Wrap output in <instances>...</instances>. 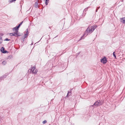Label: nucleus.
<instances>
[{
    "label": "nucleus",
    "instance_id": "f257e3e1",
    "mask_svg": "<svg viewBox=\"0 0 125 125\" xmlns=\"http://www.w3.org/2000/svg\"><path fill=\"white\" fill-rule=\"evenodd\" d=\"M97 27V25H94L91 26V27H90V26H89L84 32V35H86V36L88 35V33H91Z\"/></svg>",
    "mask_w": 125,
    "mask_h": 125
},
{
    "label": "nucleus",
    "instance_id": "f03ea898",
    "mask_svg": "<svg viewBox=\"0 0 125 125\" xmlns=\"http://www.w3.org/2000/svg\"><path fill=\"white\" fill-rule=\"evenodd\" d=\"M103 104V102H102L101 101L99 100L96 102L94 104L92 105V106H94V105L96 106H100L102 104Z\"/></svg>",
    "mask_w": 125,
    "mask_h": 125
},
{
    "label": "nucleus",
    "instance_id": "7ed1b4c3",
    "mask_svg": "<svg viewBox=\"0 0 125 125\" xmlns=\"http://www.w3.org/2000/svg\"><path fill=\"white\" fill-rule=\"evenodd\" d=\"M36 68L35 67H32V68L31 69V72L32 73H33L34 74H36L37 72H38V70L35 69Z\"/></svg>",
    "mask_w": 125,
    "mask_h": 125
},
{
    "label": "nucleus",
    "instance_id": "20e7f679",
    "mask_svg": "<svg viewBox=\"0 0 125 125\" xmlns=\"http://www.w3.org/2000/svg\"><path fill=\"white\" fill-rule=\"evenodd\" d=\"M101 62L104 64H105L107 63V60L105 57L104 56V58L101 60Z\"/></svg>",
    "mask_w": 125,
    "mask_h": 125
},
{
    "label": "nucleus",
    "instance_id": "39448f33",
    "mask_svg": "<svg viewBox=\"0 0 125 125\" xmlns=\"http://www.w3.org/2000/svg\"><path fill=\"white\" fill-rule=\"evenodd\" d=\"M5 49L3 47H2L0 49L1 52L4 53H8V52L4 50Z\"/></svg>",
    "mask_w": 125,
    "mask_h": 125
},
{
    "label": "nucleus",
    "instance_id": "423d86ee",
    "mask_svg": "<svg viewBox=\"0 0 125 125\" xmlns=\"http://www.w3.org/2000/svg\"><path fill=\"white\" fill-rule=\"evenodd\" d=\"M11 36H20V35H19L18 33L16 32H14L10 33Z\"/></svg>",
    "mask_w": 125,
    "mask_h": 125
},
{
    "label": "nucleus",
    "instance_id": "0eeeda50",
    "mask_svg": "<svg viewBox=\"0 0 125 125\" xmlns=\"http://www.w3.org/2000/svg\"><path fill=\"white\" fill-rule=\"evenodd\" d=\"M120 21L123 23H125V17H124L120 19Z\"/></svg>",
    "mask_w": 125,
    "mask_h": 125
},
{
    "label": "nucleus",
    "instance_id": "6e6552de",
    "mask_svg": "<svg viewBox=\"0 0 125 125\" xmlns=\"http://www.w3.org/2000/svg\"><path fill=\"white\" fill-rule=\"evenodd\" d=\"M38 1H36L35 2V3L34 5V7L35 8H37L38 7H39L38 6Z\"/></svg>",
    "mask_w": 125,
    "mask_h": 125
},
{
    "label": "nucleus",
    "instance_id": "1a4fd4ad",
    "mask_svg": "<svg viewBox=\"0 0 125 125\" xmlns=\"http://www.w3.org/2000/svg\"><path fill=\"white\" fill-rule=\"evenodd\" d=\"M13 31H14V32H17L18 33V31H16V27H15L14 28H13Z\"/></svg>",
    "mask_w": 125,
    "mask_h": 125
},
{
    "label": "nucleus",
    "instance_id": "9d476101",
    "mask_svg": "<svg viewBox=\"0 0 125 125\" xmlns=\"http://www.w3.org/2000/svg\"><path fill=\"white\" fill-rule=\"evenodd\" d=\"M25 31L26 32L25 33V34L28 36V34H29V32L28 31V29H26V30Z\"/></svg>",
    "mask_w": 125,
    "mask_h": 125
},
{
    "label": "nucleus",
    "instance_id": "9b49d317",
    "mask_svg": "<svg viewBox=\"0 0 125 125\" xmlns=\"http://www.w3.org/2000/svg\"><path fill=\"white\" fill-rule=\"evenodd\" d=\"M6 63V61H3L2 62V64L3 65H5Z\"/></svg>",
    "mask_w": 125,
    "mask_h": 125
},
{
    "label": "nucleus",
    "instance_id": "f8f14e48",
    "mask_svg": "<svg viewBox=\"0 0 125 125\" xmlns=\"http://www.w3.org/2000/svg\"><path fill=\"white\" fill-rule=\"evenodd\" d=\"M19 27H20L18 26L16 27V31H17L19 30Z\"/></svg>",
    "mask_w": 125,
    "mask_h": 125
},
{
    "label": "nucleus",
    "instance_id": "ddd939ff",
    "mask_svg": "<svg viewBox=\"0 0 125 125\" xmlns=\"http://www.w3.org/2000/svg\"><path fill=\"white\" fill-rule=\"evenodd\" d=\"M113 56L115 57V58H116V56L115 55V52H113Z\"/></svg>",
    "mask_w": 125,
    "mask_h": 125
},
{
    "label": "nucleus",
    "instance_id": "4468645a",
    "mask_svg": "<svg viewBox=\"0 0 125 125\" xmlns=\"http://www.w3.org/2000/svg\"><path fill=\"white\" fill-rule=\"evenodd\" d=\"M85 35H84V34L83 35V36H82L80 38V39L79 40V41H80L82 39H83L84 38L83 37L84 36H85Z\"/></svg>",
    "mask_w": 125,
    "mask_h": 125
},
{
    "label": "nucleus",
    "instance_id": "2eb2a0df",
    "mask_svg": "<svg viewBox=\"0 0 125 125\" xmlns=\"http://www.w3.org/2000/svg\"><path fill=\"white\" fill-rule=\"evenodd\" d=\"M2 40L1 37L0 36V44L2 42Z\"/></svg>",
    "mask_w": 125,
    "mask_h": 125
},
{
    "label": "nucleus",
    "instance_id": "dca6fc26",
    "mask_svg": "<svg viewBox=\"0 0 125 125\" xmlns=\"http://www.w3.org/2000/svg\"><path fill=\"white\" fill-rule=\"evenodd\" d=\"M12 57V56L11 55H10L8 57L7 59H11Z\"/></svg>",
    "mask_w": 125,
    "mask_h": 125
},
{
    "label": "nucleus",
    "instance_id": "f3484780",
    "mask_svg": "<svg viewBox=\"0 0 125 125\" xmlns=\"http://www.w3.org/2000/svg\"><path fill=\"white\" fill-rule=\"evenodd\" d=\"M48 1H49V0H46V1H45V4L46 5H47L48 4Z\"/></svg>",
    "mask_w": 125,
    "mask_h": 125
},
{
    "label": "nucleus",
    "instance_id": "a211bd4d",
    "mask_svg": "<svg viewBox=\"0 0 125 125\" xmlns=\"http://www.w3.org/2000/svg\"><path fill=\"white\" fill-rule=\"evenodd\" d=\"M4 78L3 76L0 77V82Z\"/></svg>",
    "mask_w": 125,
    "mask_h": 125
},
{
    "label": "nucleus",
    "instance_id": "6ab92c4d",
    "mask_svg": "<svg viewBox=\"0 0 125 125\" xmlns=\"http://www.w3.org/2000/svg\"><path fill=\"white\" fill-rule=\"evenodd\" d=\"M16 0H9V2H12L14 1H15Z\"/></svg>",
    "mask_w": 125,
    "mask_h": 125
},
{
    "label": "nucleus",
    "instance_id": "aec40b11",
    "mask_svg": "<svg viewBox=\"0 0 125 125\" xmlns=\"http://www.w3.org/2000/svg\"><path fill=\"white\" fill-rule=\"evenodd\" d=\"M28 36V35H26L24 34V35L23 36V38L24 39L25 38H26V37H27Z\"/></svg>",
    "mask_w": 125,
    "mask_h": 125
},
{
    "label": "nucleus",
    "instance_id": "412c9836",
    "mask_svg": "<svg viewBox=\"0 0 125 125\" xmlns=\"http://www.w3.org/2000/svg\"><path fill=\"white\" fill-rule=\"evenodd\" d=\"M23 22V21H22L18 25V26L20 27V26L22 24V23Z\"/></svg>",
    "mask_w": 125,
    "mask_h": 125
},
{
    "label": "nucleus",
    "instance_id": "4be33fe9",
    "mask_svg": "<svg viewBox=\"0 0 125 125\" xmlns=\"http://www.w3.org/2000/svg\"><path fill=\"white\" fill-rule=\"evenodd\" d=\"M87 10V8H85L83 10L84 12V11L86 12Z\"/></svg>",
    "mask_w": 125,
    "mask_h": 125
},
{
    "label": "nucleus",
    "instance_id": "5701e85b",
    "mask_svg": "<svg viewBox=\"0 0 125 125\" xmlns=\"http://www.w3.org/2000/svg\"><path fill=\"white\" fill-rule=\"evenodd\" d=\"M46 122L47 121L46 120H45L42 123L43 124H44L46 123Z\"/></svg>",
    "mask_w": 125,
    "mask_h": 125
},
{
    "label": "nucleus",
    "instance_id": "b1692460",
    "mask_svg": "<svg viewBox=\"0 0 125 125\" xmlns=\"http://www.w3.org/2000/svg\"><path fill=\"white\" fill-rule=\"evenodd\" d=\"M5 40L6 41H9L10 40L9 39H8V38H6L5 39Z\"/></svg>",
    "mask_w": 125,
    "mask_h": 125
},
{
    "label": "nucleus",
    "instance_id": "393cba45",
    "mask_svg": "<svg viewBox=\"0 0 125 125\" xmlns=\"http://www.w3.org/2000/svg\"><path fill=\"white\" fill-rule=\"evenodd\" d=\"M69 93H70V92H68V94H67V95H66V97H68V94H69Z\"/></svg>",
    "mask_w": 125,
    "mask_h": 125
},
{
    "label": "nucleus",
    "instance_id": "a878e982",
    "mask_svg": "<svg viewBox=\"0 0 125 125\" xmlns=\"http://www.w3.org/2000/svg\"><path fill=\"white\" fill-rule=\"evenodd\" d=\"M97 9L96 10V12H97Z\"/></svg>",
    "mask_w": 125,
    "mask_h": 125
},
{
    "label": "nucleus",
    "instance_id": "bb28decb",
    "mask_svg": "<svg viewBox=\"0 0 125 125\" xmlns=\"http://www.w3.org/2000/svg\"><path fill=\"white\" fill-rule=\"evenodd\" d=\"M0 123H1V120L0 119Z\"/></svg>",
    "mask_w": 125,
    "mask_h": 125
},
{
    "label": "nucleus",
    "instance_id": "cd10ccee",
    "mask_svg": "<svg viewBox=\"0 0 125 125\" xmlns=\"http://www.w3.org/2000/svg\"><path fill=\"white\" fill-rule=\"evenodd\" d=\"M80 53V52H79L78 53V54H79Z\"/></svg>",
    "mask_w": 125,
    "mask_h": 125
},
{
    "label": "nucleus",
    "instance_id": "c85d7f7f",
    "mask_svg": "<svg viewBox=\"0 0 125 125\" xmlns=\"http://www.w3.org/2000/svg\"><path fill=\"white\" fill-rule=\"evenodd\" d=\"M31 45L33 44V43H31Z\"/></svg>",
    "mask_w": 125,
    "mask_h": 125
},
{
    "label": "nucleus",
    "instance_id": "c756f323",
    "mask_svg": "<svg viewBox=\"0 0 125 125\" xmlns=\"http://www.w3.org/2000/svg\"><path fill=\"white\" fill-rule=\"evenodd\" d=\"M100 8V7H98V8Z\"/></svg>",
    "mask_w": 125,
    "mask_h": 125
},
{
    "label": "nucleus",
    "instance_id": "7c9ffc66",
    "mask_svg": "<svg viewBox=\"0 0 125 125\" xmlns=\"http://www.w3.org/2000/svg\"><path fill=\"white\" fill-rule=\"evenodd\" d=\"M100 8V7H98V8Z\"/></svg>",
    "mask_w": 125,
    "mask_h": 125
}]
</instances>
